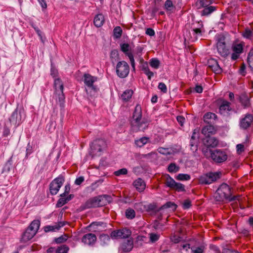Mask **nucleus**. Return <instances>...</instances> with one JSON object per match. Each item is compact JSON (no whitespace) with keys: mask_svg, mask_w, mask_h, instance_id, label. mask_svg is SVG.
<instances>
[{"mask_svg":"<svg viewBox=\"0 0 253 253\" xmlns=\"http://www.w3.org/2000/svg\"><path fill=\"white\" fill-rule=\"evenodd\" d=\"M149 123L145 119H142L141 107L139 105L135 106L133 114L131 125L135 131H144L148 126Z\"/></svg>","mask_w":253,"mask_h":253,"instance_id":"obj_1","label":"nucleus"},{"mask_svg":"<svg viewBox=\"0 0 253 253\" xmlns=\"http://www.w3.org/2000/svg\"><path fill=\"white\" fill-rule=\"evenodd\" d=\"M216 201L222 202L227 200L233 202L238 199V196H232L231 188L226 183H222L217 189L215 194Z\"/></svg>","mask_w":253,"mask_h":253,"instance_id":"obj_2","label":"nucleus"},{"mask_svg":"<svg viewBox=\"0 0 253 253\" xmlns=\"http://www.w3.org/2000/svg\"><path fill=\"white\" fill-rule=\"evenodd\" d=\"M26 115L22 106H17L12 113L8 120L15 127L19 126L26 119Z\"/></svg>","mask_w":253,"mask_h":253,"instance_id":"obj_3","label":"nucleus"},{"mask_svg":"<svg viewBox=\"0 0 253 253\" xmlns=\"http://www.w3.org/2000/svg\"><path fill=\"white\" fill-rule=\"evenodd\" d=\"M84 81L86 86L85 90L90 97H95L99 91V88L93 84L97 81V78L92 76L89 74H84Z\"/></svg>","mask_w":253,"mask_h":253,"instance_id":"obj_4","label":"nucleus"},{"mask_svg":"<svg viewBox=\"0 0 253 253\" xmlns=\"http://www.w3.org/2000/svg\"><path fill=\"white\" fill-rule=\"evenodd\" d=\"M91 150L90 155L92 157L95 156H99L101 155L102 152L106 147V143L104 140L102 139H97L94 140L90 145Z\"/></svg>","mask_w":253,"mask_h":253,"instance_id":"obj_5","label":"nucleus"},{"mask_svg":"<svg viewBox=\"0 0 253 253\" xmlns=\"http://www.w3.org/2000/svg\"><path fill=\"white\" fill-rule=\"evenodd\" d=\"M65 181L64 176L62 175H59L51 181L49 185V190L51 195H55L59 191Z\"/></svg>","mask_w":253,"mask_h":253,"instance_id":"obj_6","label":"nucleus"},{"mask_svg":"<svg viewBox=\"0 0 253 253\" xmlns=\"http://www.w3.org/2000/svg\"><path fill=\"white\" fill-rule=\"evenodd\" d=\"M116 74L121 78H125L127 76L129 72L128 64L125 61H119L116 65Z\"/></svg>","mask_w":253,"mask_h":253,"instance_id":"obj_7","label":"nucleus"},{"mask_svg":"<svg viewBox=\"0 0 253 253\" xmlns=\"http://www.w3.org/2000/svg\"><path fill=\"white\" fill-rule=\"evenodd\" d=\"M225 37L223 35L218 37L216 43L218 53L222 57H226L229 54V49L225 44Z\"/></svg>","mask_w":253,"mask_h":253,"instance_id":"obj_8","label":"nucleus"},{"mask_svg":"<svg viewBox=\"0 0 253 253\" xmlns=\"http://www.w3.org/2000/svg\"><path fill=\"white\" fill-rule=\"evenodd\" d=\"M102 198L99 196L89 199L82 206L83 209L94 208L103 206Z\"/></svg>","mask_w":253,"mask_h":253,"instance_id":"obj_9","label":"nucleus"},{"mask_svg":"<svg viewBox=\"0 0 253 253\" xmlns=\"http://www.w3.org/2000/svg\"><path fill=\"white\" fill-rule=\"evenodd\" d=\"M211 159L216 163H221L227 160V155L223 150L215 149L213 150Z\"/></svg>","mask_w":253,"mask_h":253,"instance_id":"obj_10","label":"nucleus"},{"mask_svg":"<svg viewBox=\"0 0 253 253\" xmlns=\"http://www.w3.org/2000/svg\"><path fill=\"white\" fill-rule=\"evenodd\" d=\"M253 122V115L247 114L243 118L240 120V126L244 129H246L251 126Z\"/></svg>","mask_w":253,"mask_h":253,"instance_id":"obj_11","label":"nucleus"},{"mask_svg":"<svg viewBox=\"0 0 253 253\" xmlns=\"http://www.w3.org/2000/svg\"><path fill=\"white\" fill-rule=\"evenodd\" d=\"M97 240L96 236L93 233H87L82 238V242L85 245L93 246Z\"/></svg>","mask_w":253,"mask_h":253,"instance_id":"obj_12","label":"nucleus"},{"mask_svg":"<svg viewBox=\"0 0 253 253\" xmlns=\"http://www.w3.org/2000/svg\"><path fill=\"white\" fill-rule=\"evenodd\" d=\"M218 140L214 137H206V138L203 139L204 146H207L210 147H215L218 145Z\"/></svg>","mask_w":253,"mask_h":253,"instance_id":"obj_13","label":"nucleus"},{"mask_svg":"<svg viewBox=\"0 0 253 253\" xmlns=\"http://www.w3.org/2000/svg\"><path fill=\"white\" fill-rule=\"evenodd\" d=\"M140 63H141V70L147 76L148 79L150 80L154 76V73L150 71L148 63L144 61L142 58L140 59Z\"/></svg>","mask_w":253,"mask_h":253,"instance_id":"obj_14","label":"nucleus"},{"mask_svg":"<svg viewBox=\"0 0 253 253\" xmlns=\"http://www.w3.org/2000/svg\"><path fill=\"white\" fill-rule=\"evenodd\" d=\"M216 131V128L213 126L212 124L208 125L202 129V133L206 137L210 136L211 135L214 134Z\"/></svg>","mask_w":253,"mask_h":253,"instance_id":"obj_15","label":"nucleus"},{"mask_svg":"<svg viewBox=\"0 0 253 253\" xmlns=\"http://www.w3.org/2000/svg\"><path fill=\"white\" fill-rule=\"evenodd\" d=\"M239 100L244 108L251 107L250 97L246 93H242L239 97Z\"/></svg>","mask_w":253,"mask_h":253,"instance_id":"obj_16","label":"nucleus"},{"mask_svg":"<svg viewBox=\"0 0 253 253\" xmlns=\"http://www.w3.org/2000/svg\"><path fill=\"white\" fill-rule=\"evenodd\" d=\"M133 248V242L128 239L123 242L120 246V251L123 252H129Z\"/></svg>","mask_w":253,"mask_h":253,"instance_id":"obj_17","label":"nucleus"},{"mask_svg":"<svg viewBox=\"0 0 253 253\" xmlns=\"http://www.w3.org/2000/svg\"><path fill=\"white\" fill-rule=\"evenodd\" d=\"M208 66L215 73L219 74L222 70L219 66L218 62L214 59H211L208 62Z\"/></svg>","mask_w":253,"mask_h":253,"instance_id":"obj_18","label":"nucleus"},{"mask_svg":"<svg viewBox=\"0 0 253 253\" xmlns=\"http://www.w3.org/2000/svg\"><path fill=\"white\" fill-rule=\"evenodd\" d=\"M230 105V103L229 102L223 100L221 104L219 106V111L220 113L223 115L228 114V112L231 110Z\"/></svg>","mask_w":253,"mask_h":253,"instance_id":"obj_19","label":"nucleus"},{"mask_svg":"<svg viewBox=\"0 0 253 253\" xmlns=\"http://www.w3.org/2000/svg\"><path fill=\"white\" fill-rule=\"evenodd\" d=\"M216 118V115L211 112L205 114L203 117L204 122L208 125L213 124Z\"/></svg>","mask_w":253,"mask_h":253,"instance_id":"obj_20","label":"nucleus"},{"mask_svg":"<svg viewBox=\"0 0 253 253\" xmlns=\"http://www.w3.org/2000/svg\"><path fill=\"white\" fill-rule=\"evenodd\" d=\"M36 234L35 231H31V229L28 228L23 234L21 240L24 243L27 242L32 239Z\"/></svg>","mask_w":253,"mask_h":253,"instance_id":"obj_21","label":"nucleus"},{"mask_svg":"<svg viewBox=\"0 0 253 253\" xmlns=\"http://www.w3.org/2000/svg\"><path fill=\"white\" fill-rule=\"evenodd\" d=\"M203 27V23L201 21L196 22V24H192L191 29L194 33L198 36L202 35L201 29Z\"/></svg>","mask_w":253,"mask_h":253,"instance_id":"obj_22","label":"nucleus"},{"mask_svg":"<svg viewBox=\"0 0 253 253\" xmlns=\"http://www.w3.org/2000/svg\"><path fill=\"white\" fill-rule=\"evenodd\" d=\"M65 225V223L63 222H59L57 224L54 225H47L44 227V231L45 232L49 231H55L58 230L59 229Z\"/></svg>","mask_w":253,"mask_h":253,"instance_id":"obj_23","label":"nucleus"},{"mask_svg":"<svg viewBox=\"0 0 253 253\" xmlns=\"http://www.w3.org/2000/svg\"><path fill=\"white\" fill-rule=\"evenodd\" d=\"M126 230H118L111 232V237L113 238H125L127 237L129 234H125Z\"/></svg>","mask_w":253,"mask_h":253,"instance_id":"obj_24","label":"nucleus"},{"mask_svg":"<svg viewBox=\"0 0 253 253\" xmlns=\"http://www.w3.org/2000/svg\"><path fill=\"white\" fill-rule=\"evenodd\" d=\"M104 17L102 14H97L94 18V24L97 27H101L104 23Z\"/></svg>","mask_w":253,"mask_h":253,"instance_id":"obj_25","label":"nucleus"},{"mask_svg":"<svg viewBox=\"0 0 253 253\" xmlns=\"http://www.w3.org/2000/svg\"><path fill=\"white\" fill-rule=\"evenodd\" d=\"M211 3L210 0H199L196 2V6L198 9L202 8L203 9L207 7L211 6L210 5Z\"/></svg>","mask_w":253,"mask_h":253,"instance_id":"obj_26","label":"nucleus"},{"mask_svg":"<svg viewBox=\"0 0 253 253\" xmlns=\"http://www.w3.org/2000/svg\"><path fill=\"white\" fill-rule=\"evenodd\" d=\"M216 10V6H211L203 8L202 10L199 11V12L202 16H208Z\"/></svg>","mask_w":253,"mask_h":253,"instance_id":"obj_27","label":"nucleus"},{"mask_svg":"<svg viewBox=\"0 0 253 253\" xmlns=\"http://www.w3.org/2000/svg\"><path fill=\"white\" fill-rule=\"evenodd\" d=\"M133 185L139 192L143 191L145 188V183L141 178L135 180Z\"/></svg>","mask_w":253,"mask_h":253,"instance_id":"obj_28","label":"nucleus"},{"mask_svg":"<svg viewBox=\"0 0 253 253\" xmlns=\"http://www.w3.org/2000/svg\"><path fill=\"white\" fill-rule=\"evenodd\" d=\"M207 174L209 178V181L210 182V184L216 181L217 179H219L220 177V173L219 172H210L207 173Z\"/></svg>","mask_w":253,"mask_h":253,"instance_id":"obj_29","label":"nucleus"},{"mask_svg":"<svg viewBox=\"0 0 253 253\" xmlns=\"http://www.w3.org/2000/svg\"><path fill=\"white\" fill-rule=\"evenodd\" d=\"M55 99L56 101H58L60 106H63L64 99H65V96L63 93V91H62L61 90H58V93H55Z\"/></svg>","mask_w":253,"mask_h":253,"instance_id":"obj_30","label":"nucleus"},{"mask_svg":"<svg viewBox=\"0 0 253 253\" xmlns=\"http://www.w3.org/2000/svg\"><path fill=\"white\" fill-rule=\"evenodd\" d=\"M40 226V220H34L31 222L30 226L28 227V228L31 229V231H35V232L37 233L38 230L39 229Z\"/></svg>","mask_w":253,"mask_h":253,"instance_id":"obj_31","label":"nucleus"},{"mask_svg":"<svg viewBox=\"0 0 253 253\" xmlns=\"http://www.w3.org/2000/svg\"><path fill=\"white\" fill-rule=\"evenodd\" d=\"M55 92L58 93V90L63 91V84L62 81L59 78H57L54 80Z\"/></svg>","mask_w":253,"mask_h":253,"instance_id":"obj_32","label":"nucleus"},{"mask_svg":"<svg viewBox=\"0 0 253 253\" xmlns=\"http://www.w3.org/2000/svg\"><path fill=\"white\" fill-rule=\"evenodd\" d=\"M133 94V91L131 89H127L121 95L122 99L124 101H128L131 98Z\"/></svg>","mask_w":253,"mask_h":253,"instance_id":"obj_33","label":"nucleus"},{"mask_svg":"<svg viewBox=\"0 0 253 253\" xmlns=\"http://www.w3.org/2000/svg\"><path fill=\"white\" fill-rule=\"evenodd\" d=\"M134 208L137 211L143 212L144 211H147L149 208L143 204L142 203H137L134 205Z\"/></svg>","mask_w":253,"mask_h":253,"instance_id":"obj_34","label":"nucleus"},{"mask_svg":"<svg viewBox=\"0 0 253 253\" xmlns=\"http://www.w3.org/2000/svg\"><path fill=\"white\" fill-rule=\"evenodd\" d=\"M210 147L207 146H204L202 148V153L206 158H211L213 150H211Z\"/></svg>","mask_w":253,"mask_h":253,"instance_id":"obj_35","label":"nucleus"},{"mask_svg":"<svg viewBox=\"0 0 253 253\" xmlns=\"http://www.w3.org/2000/svg\"><path fill=\"white\" fill-rule=\"evenodd\" d=\"M199 182L201 184L208 185L210 184L209 178L207 173H204L201 175L199 178Z\"/></svg>","mask_w":253,"mask_h":253,"instance_id":"obj_36","label":"nucleus"},{"mask_svg":"<svg viewBox=\"0 0 253 253\" xmlns=\"http://www.w3.org/2000/svg\"><path fill=\"white\" fill-rule=\"evenodd\" d=\"M12 157L11 156L5 164L3 168V172H8L12 168Z\"/></svg>","mask_w":253,"mask_h":253,"instance_id":"obj_37","label":"nucleus"},{"mask_svg":"<svg viewBox=\"0 0 253 253\" xmlns=\"http://www.w3.org/2000/svg\"><path fill=\"white\" fill-rule=\"evenodd\" d=\"M176 183V182H175V181L171 177H170L169 175H168L165 182V184L167 186L172 189Z\"/></svg>","mask_w":253,"mask_h":253,"instance_id":"obj_38","label":"nucleus"},{"mask_svg":"<svg viewBox=\"0 0 253 253\" xmlns=\"http://www.w3.org/2000/svg\"><path fill=\"white\" fill-rule=\"evenodd\" d=\"M169 208L171 209L172 211H174L176 209L177 205L173 202H168L163 205L161 208V209H166Z\"/></svg>","mask_w":253,"mask_h":253,"instance_id":"obj_39","label":"nucleus"},{"mask_svg":"<svg viewBox=\"0 0 253 253\" xmlns=\"http://www.w3.org/2000/svg\"><path fill=\"white\" fill-rule=\"evenodd\" d=\"M179 167L174 163H171L169 165L168 170L170 173H175L179 171Z\"/></svg>","mask_w":253,"mask_h":253,"instance_id":"obj_40","label":"nucleus"},{"mask_svg":"<svg viewBox=\"0 0 253 253\" xmlns=\"http://www.w3.org/2000/svg\"><path fill=\"white\" fill-rule=\"evenodd\" d=\"M125 214L127 219H132L135 216V212L134 210L128 208L126 210Z\"/></svg>","mask_w":253,"mask_h":253,"instance_id":"obj_41","label":"nucleus"},{"mask_svg":"<svg viewBox=\"0 0 253 253\" xmlns=\"http://www.w3.org/2000/svg\"><path fill=\"white\" fill-rule=\"evenodd\" d=\"M101 245L104 246L107 245L110 241V237L107 234H101L99 237Z\"/></svg>","mask_w":253,"mask_h":253,"instance_id":"obj_42","label":"nucleus"},{"mask_svg":"<svg viewBox=\"0 0 253 253\" xmlns=\"http://www.w3.org/2000/svg\"><path fill=\"white\" fill-rule=\"evenodd\" d=\"M148 138L143 137L138 140H135V144L139 147H141L146 144L148 140Z\"/></svg>","mask_w":253,"mask_h":253,"instance_id":"obj_43","label":"nucleus"},{"mask_svg":"<svg viewBox=\"0 0 253 253\" xmlns=\"http://www.w3.org/2000/svg\"><path fill=\"white\" fill-rule=\"evenodd\" d=\"M178 180L187 181L190 179L191 176L189 174L184 173H179L175 177Z\"/></svg>","mask_w":253,"mask_h":253,"instance_id":"obj_44","label":"nucleus"},{"mask_svg":"<svg viewBox=\"0 0 253 253\" xmlns=\"http://www.w3.org/2000/svg\"><path fill=\"white\" fill-rule=\"evenodd\" d=\"M179 248L181 253H188V251L191 249L190 245L187 243H182L180 244Z\"/></svg>","mask_w":253,"mask_h":253,"instance_id":"obj_45","label":"nucleus"},{"mask_svg":"<svg viewBox=\"0 0 253 253\" xmlns=\"http://www.w3.org/2000/svg\"><path fill=\"white\" fill-rule=\"evenodd\" d=\"M122 30L120 26L116 27L113 30V36L116 39L120 38L122 34Z\"/></svg>","mask_w":253,"mask_h":253,"instance_id":"obj_46","label":"nucleus"},{"mask_svg":"<svg viewBox=\"0 0 253 253\" xmlns=\"http://www.w3.org/2000/svg\"><path fill=\"white\" fill-rule=\"evenodd\" d=\"M110 58L112 63H114V61H117L119 58V55L117 50L114 49L111 51Z\"/></svg>","mask_w":253,"mask_h":253,"instance_id":"obj_47","label":"nucleus"},{"mask_svg":"<svg viewBox=\"0 0 253 253\" xmlns=\"http://www.w3.org/2000/svg\"><path fill=\"white\" fill-rule=\"evenodd\" d=\"M100 197H101L102 198V202H101L103 204V206L106 205L107 204H109L112 202V198L110 196L108 195H100Z\"/></svg>","mask_w":253,"mask_h":253,"instance_id":"obj_48","label":"nucleus"},{"mask_svg":"<svg viewBox=\"0 0 253 253\" xmlns=\"http://www.w3.org/2000/svg\"><path fill=\"white\" fill-rule=\"evenodd\" d=\"M172 190L177 192H184L185 191V186L182 183L176 182Z\"/></svg>","mask_w":253,"mask_h":253,"instance_id":"obj_49","label":"nucleus"},{"mask_svg":"<svg viewBox=\"0 0 253 253\" xmlns=\"http://www.w3.org/2000/svg\"><path fill=\"white\" fill-rule=\"evenodd\" d=\"M69 250V247L65 245H63L59 247L56 250V253H68Z\"/></svg>","mask_w":253,"mask_h":253,"instance_id":"obj_50","label":"nucleus"},{"mask_svg":"<svg viewBox=\"0 0 253 253\" xmlns=\"http://www.w3.org/2000/svg\"><path fill=\"white\" fill-rule=\"evenodd\" d=\"M149 64L152 68L158 69L160 66V61L157 58H152L150 60Z\"/></svg>","mask_w":253,"mask_h":253,"instance_id":"obj_51","label":"nucleus"},{"mask_svg":"<svg viewBox=\"0 0 253 253\" xmlns=\"http://www.w3.org/2000/svg\"><path fill=\"white\" fill-rule=\"evenodd\" d=\"M174 7L171 0H167L165 3V8L168 11L172 10Z\"/></svg>","mask_w":253,"mask_h":253,"instance_id":"obj_52","label":"nucleus"},{"mask_svg":"<svg viewBox=\"0 0 253 253\" xmlns=\"http://www.w3.org/2000/svg\"><path fill=\"white\" fill-rule=\"evenodd\" d=\"M67 203H68V202L66 200L65 198H60L58 200V201L56 203V208H60Z\"/></svg>","mask_w":253,"mask_h":253,"instance_id":"obj_53","label":"nucleus"},{"mask_svg":"<svg viewBox=\"0 0 253 253\" xmlns=\"http://www.w3.org/2000/svg\"><path fill=\"white\" fill-rule=\"evenodd\" d=\"M205 247L204 246H200L195 248H192L191 251L192 253H203L204 252Z\"/></svg>","mask_w":253,"mask_h":253,"instance_id":"obj_54","label":"nucleus"},{"mask_svg":"<svg viewBox=\"0 0 253 253\" xmlns=\"http://www.w3.org/2000/svg\"><path fill=\"white\" fill-rule=\"evenodd\" d=\"M120 46L121 49L124 53H126L128 52L130 48V45L128 43H122L121 44Z\"/></svg>","mask_w":253,"mask_h":253,"instance_id":"obj_55","label":"nucleus"},{"mask_svg":"<svg viewBox=\"0 0 253 253\" xmlns=\"http://www.w3.org/2000/svg\"><path fill=\"white\" fill-rule=\"evenodd\" d=\"M233 51L240 54L243 51V46L241 44H237L233 47Z\"/></svg>","mask_w":253,"mask_h":253,"instance_id":"obj_56","label":"nucleus"},{"mask_svg":"<svg viewBox=\"0 0 253 253\" xmlns=\"http://www.w3.org/2000/svg\"><path fill=\"white\" fill-rule=\"evenodd\" d=\"M149 235L150 241L152 243L156 242L160 238V235L155 233H151Z\"/></svg>","mask_w":253,"mask_h":253,"instance_id":"obj_57","label":"nucleus"},{"mask_svg":"<svg viewBox=\"0 0 253 253\" xmlns=\"http://www.w3.org/2000/svg\"><path fill=\"white\" fill-rule=\"evenodd\" d=\"M127 173V170L126 168H123V169H120L114 172V174L116 176H120L122 174H123V175L126 174Z\"/></svg>","mask_w":253,"mask_h":253,"instance_id":"obj_58","label":"nucleus"},{"mask_svg":"<svg viewBox=\"0 0 253 253\" xmlns=\"http://www.w3.org/2000/svg\"><path fill=\"white\" fill-rule=\"evenodd\" d=\"M253 35V32L250 29H246L245 32L243 33V36L246 38H250Z\"/></svg>","mask_w":253,"mask_h":253,"instance_id":"obj_59","label":"nucleus"},{"mask_svg":"<svg viewBox=\"0 0 253 253\" xmlns=\"http://www.w3.org/2000/svg\"><path fill=\"white\" fill-rule=\"evenodd\" d=\"M158 88L163 93L167 92V87L166 85L163 83H160L158 85Z\"/></svg>","mask_w":253,"mask_h":253,"instance_id":"obj_60","label":"nucleus"},{"mask_svg":"<svg viewBox=\"0 0 253 253\" xmlns=\"http://www.w3.org/2000/svg\"><path fill=\"white\" fill-rule=\"evenodd\" d=\"M67 240V238L66 237H64L63 236H61L60 237L55 238L54 242L57 244H60L64 242Z\"/></svg>","mask_w":253,"mask_h":253,"instance_id":"obj_61","label":"nucleus"},{"mask_svg":"<svg viewBox=\"0 0 253 253\" xmlns=\"http://www.w3.org/2000/svg\"><path fill=\"white\" fill-rule=\"evenodd\" d=\"M191 206V202L189 200L187 199L184 201L182 205V207L184 209H188L190 208Z\"/></svg>","mask_w":253,"mask_h":253,"instance_id":"obj_62","label":"nucleus"},{"mask_svg":"<svg viewBox=\"0 0 253 253\" xmlns=\"http://www.w3.org/2000/svg\"><path fill=\"white\" fill-rule=\"evenodd\" d=\"M33 151L32 146L31 145L30 143H28L26 148V157L27 158L29 155L32 153Z\"/></svg>","mask_w":253,"mask_h":253,"instance_id":"obj_63","label":"nucleus"},{"mask_svg":"<svg viewBox=\"0 0 253 253\" xmlns=\"http://www.w3.org/2000/svg\"><path fill=\"white\" fill-rule=\"evenodd\" d=\"M84 180V176H80L77 178L75 181V184L77 185H81Z\"/></svg>","mask_w":253,"mask_h":253,"instance_id":"obj_64","label":"nucleus"}]
</instances>
